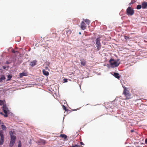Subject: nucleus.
<instances>
[{
	"label": "nucleus",
	"instance_id": "33",
	"mask_svg": "<svg viewBox=\"0 0 147 147\" xmlns=\"http://www.w3.org/2000/svg\"><path fill=\"white\" fill-rule=\"evenodd\" d=\"M133 3H134V2H131V3H129V5H131V4H133Z\"/></svg>",
	"mask_w": 147,
	"mask_h": 147
},
{
	"label": "nucleus",
	"instance_id": "28",
	"mask_svg": "<svg viewBox=\"0 0 147 147\" xmlns=\"http://www.w3.org/2000/svg\"><path fill=\"white\" fill-rule=\"evenodd\" d=\"M80 144L81 145H84V143L82 142H80Z\"/></svg>",
	"mask_w": 147,
	"mask_h": 147
},
{
	"label": "nucleus",
	"instance_id": "34",
	"mask_svg": "<svg viewBox=\"0 0 147 147\" xmlns=\"http://www.w3.org/2000/svg\"><path fill=\"white\" fill-rule=\"evenodd\" d=\"M42 142L44 143H45V140H43L42 141Z\"/></svg>",
	"mask_w": 147,
	"mask_h": 147
},
{
	"label": "nucleus",
	"instance_id": "1",
	"mask_svg": "<svg viewBox=\"0 0 147 147\" xmlns=\"http://www.w3.org/2000/svg\"><path fill=\"white\" fill-rule=\"evenodd\" d=\"M110 65L113 67H118L120 64L119 59H118L115 60L113 59H111L109 61Z\"/></svg>",
	"mask_w": 147,
	"mask_h": 147
},
{
	"label": "nucleus",
	"instance_id": "24",
	"mask_svg": "<svg viewBox=\"0 0 147 147\" xmlns=\"http://www.w3.org/2000/svg\"><path fill=\"white\" fill-rule=\"evenodd\" d=\"M11 78H12V76H10V75L8 76H7V78H8L7 80H10L11 79Z\"/></svg>",
	"mask_w": 147,
	"mask_h": 147
},
{
	"label": "nucleus",
	"instance_id": "4",
	"mask_svg": "<svg viewBox=\"0 0 147 147\" xmlns=\"http://www.w3.org/2000/svg\"><path fill=\"white\" fill-rule=\"evenodd\" d=\"M100 38H97L96 40V45L98 51L99 50L101 49V44L100 42Z\"/></svg>",
	"mask_w": 147,
	"mask_h": 147
},
{
	"label": "nucleus",
	"instance_id": "14",
	"mask_svg": "<svg viewBox=\"0 0 147 147\" xmlns=\"http://www.w3.org/2000/svg\"><path fill=\"white\" fill-rule=\"evenodd\" d=\"M60 137H61L64 138L65 140H67V136L65 134H61L59 136Z\"/></svg>",
	"mask_w": 147,
	"mask_h": 147
},
{
	"label": "nucleus",
	"instance_id": "38",
	"mask_svg": "<svg viewBox=\"0 0 147 147\" xmlns=\"http://www.w3.org/2000/svg\"><path fill=\"white\" fill-rule=\"evenodd\" d=\"M79 34H81V32H79Z\"/></svg>",
	"mask_w": 147,
	"mask_h": 147
},
{
	"label": "nucleus",
	"instance_id": "31",
	"mask_svg": "<svg viewBox=\"0 0 147 147\" xmlns=\"http://www.w3.org/2000/svg\"><path fill=\"white\" fill-rule=\"evenodd\" d=\"M145 143L146 144H147V138L146 139V140H145Z\"/></svg>",
	"mask_w": 147,
	"mask_h": 147
},
{
	"label": "nucleus",
	"instance_id": "21",
	"mask_svg": "<svg viewBox=\"0 0 147 147\" xmlns=\"http://www.w3.org/2000/svg\"><path fill=\"white\" fill-rule=\"evenodd\" d=\"M71 147H82L81 145H76L75 146H72Z\"/></svg>",
	"mask_w": 147,
	"mask_h": 147
},
{
	"label": "nucleus",
	"instance_id": "32",
	"mask_svg": "<svg viewBox=\"0 0 147 147\" xmlns=\"http://www.w3.org/2000/svg\"><path fill=\"white\" fill-rule=\"evenodd\" d=\"M45 69H48V67H45Z\"/></svg>",
	"mask_w": 147,
	"mask_h": 147
},
{
	"label": "nucleus",
	"instance_id": "6",
	"mask_svg": "<svg viewBox=\"0 0 147 147\" xmlns=\"http://www.w3.org/2000/svg\"><path fill=\"white\" fill-rule=\"evenodd\" d=\"M3 133V131L0 130V137H1L0 140V145H2L4 141V136Z\"/></svg>",
	"mask_w": 147,
	"mask_h": 147
},
{
	"label": "nucleus",
	"instance_id": "8",
	"mask_svg": "<svg viewBox=\"0 0 147 147\" xmlns=\"http://www.w3.org/2000/svg\"><path fill=\"white\" fill-rule=\"evenodd\" d=\"M37 61L36 60H34L30 62V65L33 67L36 65Z\"/></svg>",
	"mask_w": 147,
	"mask_h": 147
},
{
	"label": "nucleus",
	"instance_id": "18",
	"mask_svg": "<svg viewBox=\"0 0 147 147\" xmlns=\"http://www.w3.org/2000/svg\"><path fill=\"white\" fill-rule=\"evenodd\" d=\"M5 79V77L4 76H2L0 78V82H1L3 80H4Z\"/></svg>",
	"mask_w": 147,
	"mask_h": 147
},
{
	"label": "nucleus",
	"instance_id": "12",
	"mask_svg": "<svg viewBox=\"0 0 147 147\" xmlns=\"http://www.w3.org/2000/svg\"><path fill=\"white\" fill-rule=\"evenodd\" d=\"M27 75V74L26 72H23L20 74V77L22 78L24 76H26Z\"/></svg>",
	"mask_w": 147,
	"mask_h": 147
},
{
	"label": "nucleus",
	"instance_id": "15",
	"mask_svg": "<svg viewBox=\"0 0 147 147\" xmlns=\"http://www.w3.org/2000/svg\"><path fill=\"white\" fill-rule=\"evenodd\" d=\"M15 141L13 140H11L9 144V146L10 147H11L13 146L14 144L15 143Z\"/></svg>",
	"mask_w": 147,
	"mask_h": 147
},
{
	"label": "nucleus",
	"instance_id": "5",
	"mask_svg": "<svg viewBox=\"0 0 147 147\" xmlns=\"http://www.w3.org/2000/svg\"><path fill=\"white\" fill-rule=\"evenodd\" d=\"M2 109L4 113H5L4 117H7L8 116V112L9 111V110L5 104L3 105L2 107Z\"/></svg>",
	"mask_w": 147,
	"mask_h": 147
},
{
	"label": "nucleus",
	"instance_id": "20",
	"mask_svg": "<svg viewBox=\"0 0 147 147\" xmlns=\"http://www.w3.org/2000/svg\"><path fill=\"white\" fill-rule=\"evenodd\" d=\"M142 7V6L140 5H138L137 6L136 8L138 9H140Z\"/></svg>",
	"mask_w": 147,
	"mask_h": 147
},
{
	"label": "nucleus",
	"instance_id": "10",
	"mask_svg": "<svg viewBox=\"0 0 147 147\" xmlns=\"http://www.w3.org/2000/svg\"><path fill=\"white\" fill-rule=\"evenodd\" d=\"M113 75L116 78L119 80L120 78V76H119V74L118 73L116 72H114Z\"/></svg>",
	"mask_w": 147,
	"mask_h": 147
},
{
	"label": "nucleus",
	"instance_id": "37",
	"mask_svg": "<svg viewBox=\"0 0 147 147\" xmlns=\"http://www.w3.org/2000/svg\"><path fill=\"white\" fill-rule=\"evenodd\" d=\"M76 110H77V109H76L74 110V111H76Z\"/></svg>",
	"mask_w": 147,
	"mask_h": 147
},
{
	"label": "nucleus",
	"instance_id": "36",
	"mask_svg": "<svg viewBox=\"0 0 147 147\" xmlns=\"http://www.w3.org/2000/svg\"><path fill=\"white\" fill-rule=\"evenodd\" d=\"M3 67L4 69H5V67Z\"/></svg>",
	"mask_w": 147,
	"mask_h": 147
},
{
	"label": "nucleus",
	"instance_id": "30",
	"mask_svg": "<svg viewBox=\"0 0 147 147\" xmlns=\"http://www.w3.org/2000/svg\"><path fill=\"white\" fill-rule=\"evenodd\" d=\"M125 39H127L128 38V37L127 36H125Z\"/></svg>",
	"mask_w": 147,
	"mask_h": 147
},
{
	"label": "nucleus",
	"instance_id": "16",
	"mask_svg": "<svg viewBox=\"0 0 147 147\" xmlns=\"http://www.w3.org/2000/svg\"><path fill=\"white\" fill-rule=\"evenodd\" d=\"M42 72L43 74L46 76H48L49 75V72L47 71H46L44 69H43L42 70Z\"/></svg>",
	"mask_w": 147,
	"mask_h": 147
},
{
	"label": "nucleus",
	"instance_id": "35",
	"mask_svg": "<svg viewBox=\"0 0 147 147\" xmlns=\"http://www.w3.org/2000/svg\"><path fill=\"white\" fill-rule=\"evenodd\" d=\"M134 130H131V132H134Z\"/></svg>",
	"mask_w": 147,
	"mask_h": 147
},
{
	"label": "nucleus",
	"instance_id": "23",
	"mask_svg": "<svg viewBox=\"0 0 147 147\" xmlns=\"http://www.w3.org/2000/svg\"><path fill=\"white\" fill-rule=\"evenodd\" d=\"M4 105V104L3 102V100H0V105Z\"/></svg>",
	"mask_w": 147,
	"mask_h": 147
},
{
	"label": "nucleus",
	"instance_id": "9",
	"mask_svg": "<svg viewBox=\"0 0 147 147\" xmlns=\"http://www.w3.org/2000/svg\"><path fill=\"white\" fill-rule=\"evenodd\" d=\"M10 135L11 137V140L15 141L16 137L13 135V133L11 131V132H10Z\"/></svg>",
	"mask_w": 147,
	"mask_h": 147
},
{
	"label": "nucleus",
	"instance_id": "3",
	"mask_svg": "<svg viewBox=\"0 0 147 147\" xmlns=\"http://www.w3.org/2000/svg\"><path fill=\"white\" fill-rule=\"evenodd\" d=\"M134 10L131 7H129L127 9L126 14L128 16H131L134 14Z\"/></svg>",
	"mask_w": 147,
	"mask_h": 147
},
{
	"label": "nucleus",
	"instance_id": "22",
	"mask_svg": "<svg viewBox=\"0 0 147 147\" xmlns=\"http://www.w3.org/2000/svg\"><path fill=\"white\" fill-rule=\"evenodd\" d=\"M63 109L65 111H68V109H66V107L64 105H63Z\"/></svg>",
	"mask_w": 147,
	"mask_h": 147
},
{
	"label": "nucleus",
	"instance_id": "13",
	"mask_svg": "<svg viewBox=\"0 0 147 147\" xmlns=\"http://www.w3.org/2000/svg\"><path fill=\"white\" fill-rule=\"evenodd\" d=\"M81 63L82 65L83 66H85L86 64V62L85 60L84 59H82L81 60Z\"/></svg>",
	"mask_w": 147,
	"mask_h": 147
},
{
	"label": "nucleus",
	"instance_id": "17",
	"mask_svg": "<svg viewBox=\"0 0 147 147\" xmlns=\"http://www.w3.org/2000/svg\"><path fill=\"white\" fill-rule=\"evenodd\" d=\"M83 21H84V22H86V24L88 25L90 24V22L89 20L86 19V20L83 19Z\"/></svg>",
	"mask_w": 147,
	"mask_h": 147
},
{
	"label": "nucleus",
	"instance_id": "29",
	"mask_svg": "<svg viewBox=\"0 0 147 147\" xmlns=\"http://www.w3.org/2000/svg\"><path fill=\"white\" fill-rule=\"evenodd\" d=\"M0 114L2 115H4H4H5L3 113H2L1 112L0 113Z\"/></svg>",
	"mask_w": 147,
	"mask_h": 147
},
{
	"label": "nucleus",
	"instance_id": "11",
	"mask_svg": "<svg viewBox=\"0 0 147 147\" xmlns=\"http://www.w3.org/2000/svg\"><path fill=\"white\" fill-rule=\"evenodd\" d=\"M147 7V3L145 2H143L142 4V8L145 9Z\"/></svg>",
	"mask_w": 147,
	"mask_h": 147
},
{
	"label": "nucleus",
	"instance_id": "2",
	"mask_svg": "<svg viewBox=\"0 0 147 147\" xmlns=\"http://www.w3.org/2000/svg\"><path fill=\"white\" fill-rule=\"evenodd\" d=\"M123 94L126 97L125 99H129L131 98V94L126 88L124 89Z\"/></svg>",
	"mask_w": 147,
	"mask_h": 147
},
{
	"label": "nucleus",
	"instance_id": "27",
	"mask_svg": "<svg viewBox=\"0 0 147 147\" xmlns=\"http://www.w3.org/2000/svg\"><path fill=\"white\" fill-rule=\"evenodd\" d=\"M63 81L65 82H67V79L65 78L63 79Z\"/></svg>",
	"mask_w": 147,
	"mask_h": 147
},
{
	"label": "nucleus",
	"instance_id": "7",
	"mask_svg": "<svg viewBox=\"0 0 147 147\" xmlns=\"http://www.w3.org/2000/svg\"><path fill=\"white\" fill-rule=\"evenodd\" d=\"M81 28L83 30H85L86 27V24H85V22L83 21L82 23L81 24Z\"/></svg>",
	"mask_w": 147,
	"mask_h": 147
},
{
	"label": "nucleus",
	"instance_id": "19",
	"mask_svg": "<svg viewBox=\"0 0 147 147\" xmlns=\"http://www.w3.org/2000/svg\"><path fill=\"white\" fill-rule=\"evenodd\" d=\"M1 128L3 130H6V127L5 125H3V124H2L1 125Z\"/></svg>",
	"mask_w": 147,
	"mask_h": 147
},
{
	"label": "nucleus",
	"instance_id": "26",
	"mask_svg": "<svg viewBox=\"0 0 147 147\" xmlns=\"http://www.w3.org/2000/svg\"><path fill=\"white\" fill-rule=\"evenodd\" d=\"M12 52L13 53H16V52H17L18 51H15V50H12Z\"/></svg>",
	"mask_w": 147,
	"mask_h": 147
},
{
	"label": "nucleus",
	"instance_id": "25",
	"mask_svg": "<svg viewBox=\"0 0 147 147\" xmlns=\"http://www.w3.org/2000/svg\"><path fill=\"white\" fill-rule=\"evenodd\" d=\"M18 147H21V142L20 141H19L18 144Z\"/></svg>",
	"mask_w": 147,
	"mask_h": 147
}]
</instances>
